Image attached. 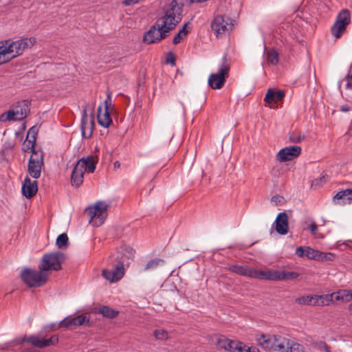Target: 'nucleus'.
Wrapping results in <instances>:
<instances>
[{"instance_id": "nucleus-1", "label": "nucleus", "mask_w": 352, "mask_h": 352, "mask_svg": "<svg viewBox=\"0 0 352 352\" xmlns=\"http://www.w3.org/2000/svg\"><path fill=\"white\" fill-rule=\"evenodd\" d=\"M182 9L179 6L177 0H172L170 7L164 12V15L159 19L161 21V28L169 34L182 21Z\"/></svg>"}, {"instance_id": "nucleus-2", "label": "nucleus", "mask_w": 352, "mask_h": 352, "mask_svg": "<svg viewBox=\"0 0 352 352\" xmlns=\"http://www.w3.org/2000/svg\"><path fill=\"white\" fill-rule=\"evenodd\" d=\"M3 41L11 60L21 55L25 50L31 48L35 44L36 40L34 37H25L15 41L10 39L3 40Z\"/></svg>"}, {"instance_id": "nucleus-3", "label": "nucleus", "mask_w": 352, "mask_h": 352, "mask_svg": "<svg viewBox=\"0 0 352 352\" xmlns=\"http://www.w3.org/2000/svg\"><path fill=\"white\" fill-rule=\"evenodd\" d=\"M45 271H39L25 267L23 269L20 274V278L23 283L29 287H38L45 284L47 277Z\"/></svg>"}, {"instance_id": "nucleus-4", "label": "nucleus", "mask_w": 352, "mask_h": 352, "mask_svg": "<svg viewBox=\"0 0 352 352\" xmlns=\"http://www.w3.org/2000/svg\"><path fill=\"white\" fill-rule=\"evenodd\" d=\"M230 69V63L225 54L221 60V63L217 73H212L208 77V85L213 89H219L223 85L228 78Z\"/></svg>"}, {"instance_id": "nucleus-5", "label": "nucleus", "mask_w": 352, "mask_h": 352, "mask_svg": "<svg viewBox=\"0 0 352 352\" xmlns=\"http://www.w3.org/2000/svg\"><path fill=\"white\" fill-rule=\"evenodd\" d=\"M135 250L131 246L126 244H122L118 247L114 254H111L108 258V263L113 265L114 263H118L122 265H129L135 257Z\"/></svg>"}, {"instance_id": "nucleus-6", "label": "nucleus", "mask_w": 352, "mask_h": 352, "mask_svg": "<svg viewBox=\"0 0 352 352\" xmlns=\"http://www.w3.org/2000/svg\"><path fill=\"white\" fill-rule=\"evenodd\" d=\"M65 260V254L61 252L45 254L42 257L38 269L43 271H59L62 269V263Z\"/></svg>"}, {"instance_id": "nucleus-7", "label": "nucleus", "mask_w": 352, "mask_h": 352, "mask_svg": "<svg viewBox=\"0 0 352 352\" xmlns=\"http://www.w3.org/2000/svg\"><path fill=\"white\" fill-rule=\"evenodd\" d=\"M108 208L109 205L102 201L96 202L94 206L87 208L86 212L89 217V222L94 226H100L107 216Z\"/></svg>"}, {"instance_id": "nucleus-8", "label": "nucleus", "mask_w": 352, "mask_h": 352, "mask_svg": "<svg viewBox=\"0 0 352 352\" xmlns=\"http://www.w3.org/2000/svg\"><path fill=\"white\" fill-rule=\"evenodd\" d=\"M159 21L160 20H157V22L144 33L143 37V42L144 43L148 45L156 43L165 39L169 36V33L167 31H165L164 28H161V25Z\"/></svg>"}, {"instance_id": "nucleus-9", "label": "nucleus", "mask_w": 352, "mask_h": 352, "mask_svg": "<svg viewBox=\"0 0 352 352\" xmlns=\"http://www.w3.org/2000/svg\"><path fill=\"white\" fill-rule=\"evenodd\" d=\"M351 23V13L349 10L343 9L338 14L336 22L331 27V33L336 38H340Z\"/></svg>"}, {"instance_id": "nucleus-10", "label": "nucleus", "mask_w": 352, "mask_h": 352, "mask_svg": "<svg viewBox=\"0 0 352 352\" xmlns=\"http://www.w3.org/2000/svg\"><path fill=\"white\" fill-rule=\"evenodd\" d=\"M32 153L28 164V172L32 177L38 179L41 176V168L44 165L43 155L38 151Z\"/></svg>"}, {"instance_id": "nucleus-11", "label": "nucleus", "mask_w": 352, "mask_h": 352, "mask_svg": "<svg viewBox=\"0 0 352 352\" xmlns=\"http://www.w3.org/2000/svg\"><path fill=\"white\" fill-rule=\"evenodd\" d=\"M232 20L227 16L218 15L211 23V29L217 36L228 32L232 26Z\"/></svg>"}, {"instance_id": "nucleus-12", "label": "nucleus", "mask_w": 352, "mask_h": 352, "mask_svg": "<svg viewBox=\"0 0 352 352\" xmlns=\"http://www.w3.org/2000/svg\"><path fill=\"white\" fill-rule=\"evenodd\" d=\"M302 148L299 146H289L280 149L276 155V160L280 162L291 161L299 156Z\"/></svg>"}, {"instance_id": "nucleus-13", "label": "nucleus", "mask_w": 352, "mask_h": 352, "mask_svg": "<svg viewBox=\"0 0 352 352\" xmlns=\"http://www.w3.org/2000/svg\"><path fill=\"white\" fill-rule=\"evenodd\" d=\"M94 125L95 123L94 116H91L90 118H88L87 110L85 109L82 115L80 124L81 134L82 138L89 139L92 136Z\"/></svg>"}, {"instance_id": "nucleus-14", "label": "nucleus", "mask_w": 352, "mask_h": 352, "mask_svg": "<svg viewBox=\"0 0 352 352\" xmlns=\"http://www.w3.org/2000/svg\"><path fill=\"white\" fill-rule=\"evenodd\" d=\"M111 270H103L102 272V276L107 280L113 283L120 280L124 274V266L118 263H114Z\"/></svg>"}, {"instance_id": "nucleus-15", "label": "nucleus", "mask_w": 352, "mask_h": 352, "mask_svg": "<svg viewBox=\"0 0 352 352\" xmlns=\"http://www.w3.org/2000/svg\"><path fill=\"white\" fill-rule=\"evenodd\" d=\"M91 325V322L89 318H87L85 314L79 315L73 318L69 319L68 317H66L65 319L61 320L58 325V327L62 326L65 328H69L71 326H87L89 327Z\"/></svg>"}, {"instance_id": "nucleus-16", "label": "nucleus", "mask_w": 352, "mask_h": 352, "mask_svg": "<svg viewBox=\"0 0 352 352\" xmlns=\"http://www.w3.org/2000/svg\"><path fill=\"white\" fill-rule=\"evenodd\" d=\"M274 224L275 225V230L277 233L280 235L287 234L289 222L287 213L285 212L278 213Z\"/></svg>"}, {"instance_id": "nucleus-17", "label": "nucleus", "mask_w": 352, "mask_h": 352, "mask_svg": "<svg viewBox=\"0 0 352 352\" xmlns=\"http://www.w3.org/2000/svg\"><path fill=\"white\" fill-rule=\"evenodd\" d=\"M22 194L27 199L33 197L38 191V183L36 181H31L28 176H26L22 185Z\"/></svg>"}, {"instance_id": "nucleus-18", "label": "nucleus", "mask_w": 352, "mask_h": 352, "mask_svg": "<svg viewBox=\"0 0 352 352\" xmlns=\"http://www.w3.org/2000/svg\"><path fill=\"white\" fill-rule=\"evenodd\" d=\"M12 342L14 343V345H20L23 342H27L39 349L45 348L44 338H41L36 335L24 336L22 338L13 340Z\"/></svg>"}, {"instance_id": "nucleus-19", "label": "nucleus", "mask_w": 352, "mask_h": 352, "mask_svg": "<svg viewBox=\"0 0 352 352\" xmlns=\"http://www.w3.org/2000/svg\"><path fill=\"white\" fill-rule=\"evenodd\" d=\"M334 297L336 300L349 302L352 300V289H340L336 293L325 295L327 301H333Z\"/></svg>"}, {"instance_id": "nucleus-20", "label": "nucleus", "mask_w": 352, "mask_h": 352, "mask_svg": "<svg viewBox=\"0 0 352 352\" xmlns=\"http://www.w3.org/2000/svg\"><path fill=\"white\" fill-rule=\"evenodd\" d=\"M290 340L281 336H274L272 350L278 352H289Z\"/></svg>"}, {"instance_id": "nucleus-21", "label": "nucleus", "mask_w": 352, "mask_h": 352, "mask_svg": "<svg viewBox=\"0 0 352 352\" xmlns=\"http://www.w3.org/2000/svg\"><path fill=\"white\" fill-rule=\"evenodd\" d=\"M323 298H325V295L320 296H305L298 298L296 301L297 303L300 305H321L323 306L326 305L322 300Z\"/></svg>"}, {"instance_id": "nucleus-22", "label": "nucleus", "mask_w": 352, "mask_h": 352, "mask_svg": "<svg viewBox=\"0 0 352 352\" xmlns=\"http://www.w3.org/2000/svg\"><path fill=\"white\" fill-rule=\"evenodd\" d=\"M30 101L28 100H23L14 104V109L16 112H17V116H20L19 120L25 119L30 113Z\"/></svg>"}, {"instance_id": "nucleus-23", "label": "nucleus", "mask_w": 352, "mask_h": 352, "mask_svg": "<svg viewBox=\"0 0 352 352\" xmlns=\"http://www.w3.org/2000/svg\"><path fill=\"white\" fill-rule=\"evenodd\" d=\"M85 172V169L78 167V164H76L71 175V184L73 186L78 188L82 185Z\"/></svg>"}, {"instance_id": "nucleus-24", "label": "nucleus", "mask_w": 352, "mask_h": 352, "mask_svg": "<svg viewBox=\"0 0 352 352\" xmlns=\"http://www.w3.org/2000/svg\"><path fill=\"white\" fill-rule=\"evenodd\" d=\"M97 118L98 124L104 128H108L112 123L109 110L104 109L102 112L101 105L98 108Z\"/></svg>"}, {"instance_id": "nucleus-25", "label": "nucleus", "mask_w": 352, "mask_h": 352, "mask_svg": "<svg viewBox=\"0 0 352 352\" xmlns=\"http://www.w3.org/2000/svg\"><path fill=\"white\" fill-rule=\"evenodd\" d=\"M78 167H80L82 169L87 168L89 173H94L96 170V162L94 160V157L92 155H88L87 157H82L77 163Z\"/></svg>"}, {"instance_id": "nucleus-26", "label": "nucleus", "mask_w": 352, "mask_h": 352, "mask_svg": "<svg viewBox=\"0 0 352 352\" xmlns=\"http://www.w3.org/2000/svg\"><path fill=\"white\" fill-rule=\"evenodd\" d=\"M229 270L239 275L258 277L256 271H252L246 265H232Z\"/></svg>"}, {"instance_id": "nucleus-27", "label": "nucleus", "mask_w": 352, "mask_h": 352, "mask_svg": "<svg viewBox=\"0 0 352 352\" xmlns=\"http://www.w3.org/2000/svg\"><path fill=\"white\" fill-rule=\"evenodd\" d=\"M285 97V92L282 90H275L273 89H269L264 98V100L266 103L271 104L274 101L281 100Z\"/></svg>"}, {"instance_id": "nucleus-28", "label": "nucleus", "mask_w": 352, "mask_h": 352, "mask_svg": "<svg viewBox=\"0 0 352 352\" xmlns=\"http://www.w3.org/2000/svg\"><path fill=\"white\" fill-rule=\"evenodd\" d=\"M283 270H267L257 272V275L261 278L270 280H280Z\"/></svg>"}, {"instance_id": "nucleus-29", "label": "nucleus", "mask_w": 352, "mask_h": 352, "mask_svg": "<svg viewBox=\"0 0 352 352\" xmlns=\"http://www.w3.org/2000/svg\"><path fill=\"white\" fill-rule=\"evenodd\" d=\"M283 270H267L257 272V275L261 278L270 280H280Z\"/></svg>"}, {"instance_id": "nucleus-30", "label": "nucleus", "mask_w": 352, "mask_h": 352, "mask_svg": "<svg viewBox=\"0 0 352 352\" xmlns=\"http://www.w3.org/2000/svg\"><path fill=\"white\" fill-rule=\"evenodd\" d=\"M94 313L100 314L104 318L113 319L117 317L119 311L111 308L109 306L101 305L99 307H96L94 309Z\"/></svg>"}, {"instance_id": "nucleus-31", "label": "nucleus", "mask_w": 352, "mask_h": 352, "mask_svg": "<svg viewBox=\"0 0 352 352\" xmlns=\"http://www.w3.org/2000/svg\"><path fill=\"white\" fill-rule=\"evenodd\" d=\"M38 132V129L36 126H32L28 131L25 141L28 142V146L31 148L32 153H36L37 151L35 148V144Z\"/></svg>"}, {"instance_id": "nucleus-32", "label": "nucleus", "mask_w": 352, "mask_h": 352, "mask_svg": "<svg viewBox=\"0 0 352 352\" xmlns=\"http://www.w3.org/2000/svg\"><path fill=\"white\" fill-rule=\"evenodd\" d=\"M335 200H338V203L342 204H350L352 203V190L347 188L336 193L333 197Z\"/></svg>"}, {"instance_id": "nucleus-33", "label": "nucleus", "mask_w": 352, "mask_h": 352, "mask_svg": "<svg viewBox=\"0 0 352 352\" xmlns=\"http://www.w3.org/2000/svg\"><path fill=\"white\" fill-rule=\"evenodd\" d=\"M258 344L264 349H272L274 344V337L272 338L270 336L262 334L257 338Z\"/></svg>"}, {"instance_id": "nucleus-34", "label": "nucleus", "mask_w": 352, "mask_h": 352, "mask_svg": "<svg viewBox=\"0 0 352 352\" xmlns=\"http://www.w3.org/2000/svg\"><path fill=\"white\" fill-rule=\"evenodd\" d=\"M165 264L164 260L155 258L149 261L144 267V271L154 270L158 267L163 266Z\"/></svg>"}, {"instance_id": "nucleus-35", "label": "nucleus", "mask_w": 352, "mask_h": 352, "mask_svg": "<svg viewBox=\"0 0 352 352\" xmlns=\"http://www.w3.org/2000/svg\"><path fill=\"white\" fill-rule=\"evenodd\" d=\"M189 24V22L186 23L182 28L179 30V32L176 34L173 39V43L174 45H177L184 39V38L188 34V30H187V27Z\"/></svg>"}, {"instance_id": "nucleus-36", "label": "nucleus", "mask_w": 352, "mask_h": 352, "mask_svg": "<svg viewBox=\"0 0 352 352\" xmlns=\"http://www.w3.org/2000/svg\"><path fill=\"white\" fill-rule=\"evenodd\" d=\"M17 116V112H16L15 109L9 110L6 112L3 113L0 116V122H6L7 121H16L19 120V117H16Z\"/></svg>"}, {"instance_id": "nucleus-37", "label": "nucleus", "mask_w": 352, "mask_h": 352, "mask_svg": "<svg viewBox=\"0 0 352 352\" xmlns=\"http://www.w3.org/2000/svg\"><path fill=\"white\" fill-rule=\"evenodd\" d=\"M6 47L4 45V41H0V65H3L5 63L10 61V58H9L8 52L6 50Z\"/></svg>"}, {"instance_id": "nucleus-38", "label": "nucleus", "mask_w": 352, "mask_h": 352, "mask_svg": "<svg viewBox=\"0 0 352 352\" xmlns=\"http://www.w3.org/2000/svg\"><path fill=\"white\" fill-rule=\"evenodd\" d=\"M56 245L59 249H64L69 245V239L66 233L60 234L56 240Z\"/></svg>"}, {"instance_id": "nucleus-39", "label": "nucleus", "mask_w": 352, "mask_h": 352, "mask_svg": "<svg viewBox=\"0 0 352 352\" xmlns=\"http://www.w3.org/2000/svg\"><path fill=\"white\" fill-rule=\"evenodd\" d=\"M230 340L227 338L226 336L223 335L219 336L215 341V344L218 349H224L226 350L227 346Z\"/></svg>"}, {"instance_id": "nucleus-40", "label": "nucleus", "mask_w": 352, "mask_h": 352, "mask_svg": "<svg viewBox=\"0 0 352 352\" xmlns=\"http://www.w3.org/2000/svg\"><path fill=\"white\" fill-rule=\"evenodd\" d=\"M267 61L275 65L278 62V54L275 50H270L266 54Z\"/></svg>"}, {"instance_id": "nucleus-41", "label": "nucleus", "mask_w": 352, "mask_h": 352, "mask_svg": "<svg viewBox=\"0 0 352 352\" xmlns=\"http://www.w3.org/2000/svg\"><path fill=\"white\" fill-rule=\"evenodd\" d=\"M305 135L298 131H293L290 133L289 140L292 143H300L305 139Z\"/></svg>"}, {"instance_id": "nucleus-42", "label": "nucleus", "mask_w": 352, "mask_h": 352, "mask_svg": "<svg viewBox=\"0 0 352 352\" xmlns=\"http://www.w3.org/2000/svg\"><path fill=\"white\" fill-rule=\"evenodd\" d=\"M336 258V255L331 252H322L318 251L317 261H333Z\"/></svg>"}, {"instance_id": "nucleus-43", "label": "nucleus", "mask_w": 352, "mask_h": 352, "mask_svg": "<svg viewBox=\"0 0 352 352\" xmlns=\"http://www.w3.org/2000/svg\"><path fill=\"white\" fill-rule=\"evenodd\" d=\"M318 250H314L310 247L305 248V256L309 259H314L317 261Z\"/></svg>"}, {"instance_id": "nucleus-44", "label": "nucleus", "mask_w": 352, "mask_h": 352, "mask_svg": "<svg viewBox=\"0 0 352 352\" xmlns=\"http://www.w3.org/2000/svg\"><path fill=\"white\" fill-rule=\"evenodd\" d=\"M289 352H305L304 346L297 342L290 340Z\"/></svg>"}, {"instance_id": "nucleus-45", "label": "nucleus", "mask_w": 352, "mask_h": 352, "mask_svg": "<svg viewBox=\"0 0 352 352\" xmlns=\"http://www.w3.org/2000/svg\"><path fill=\"white\" fill-rule=\"evenodd\" d=\"M299 276V274L296 272H289L283 270V274L281 280H294L297 278Z\"/></svg>"}, {"instance_id": "nucleus-46", "label": "nucleus", "mask_w": 352, "mask_h": 352, "mask_svg": "<svg viewBox=\"0 0 352 352\" xmlns=\"http://www.w3.org/2000/svg\"><path fill=\"white\" fill-rule=\"evenodd\" d=\"M153 336L155 337L157 340H167L168 336V332L164 329H156L153 332Z\"/></svg>"}, {"instance_id": "nucleus-47", "label": "nucleus", "mask_w": 352, "mask_h": 352, "mask_svg": "<svg viewBox=\"0 0 352 352\" xmlns=\"http://www.w3.org/2000/svg\"><path fill=\"white\" fill-rule=\"evenodd\" d=\"M317 348L326 352H331V347L324 342L320 341L316 343Z\"/></svg>"}, {"instance_id": "nucleus-48", "label": "nucleus", "mask_w": 352, "mask_h": 352, "mask_svg": "<svg viewBox=\"0 0 352 352\" xmlns=\"http://www.w3.org/2000/svg\"><path fill=\"white\" fill-rule=\"evenodd\" d=\"M111 94V92L109 91H107V98L104 101V109L109 110V108L113 106Z\"/></svg>"}, {"instance_id": "nucleus-49", "label": "nucleus", "mask_w": 352, "mask_h": 352, "mask_svg": "<svg viewBox=\"0 0 352 352\" xmlns=\"http://www.w3.org/2000/svg\"><path fill=\"white\" fill-rule=\"evenodd\" d=\"M166 63L171 65H175V56L173 52H168L166 56Z\"/></svg>"}, {"instance_id": "nucleus-50", "label": "nucleus", "mask_w": 352, "mask_h": 352, "mask_svg": "<svg viewBox=\"0 0 352 352\" xmlns=\"http://www.w3.org/2000/svg\"><path fill=\"white\" fill-rule=\"evenodd\" d=\"M271 201L274 202L276 205H280L285 202V199L283 196L276 195L272 197Z\"/></svg>"}, {"instance_id": "nucleus-51", "label": "nucleus", "mask_w": 352, "mask_h": 352, "mask_svg": "<svg viewBox=\"0 0 352 352\" xmlns=\"http://www.w3.org/2000/svg\"><path fill=\"white\" fill-rule=\"evenodd\" d=\"M245 347L246 346L243 342L237 341L234 350H235V352H245Z\"/></svg>"}, {"instance_id": "nucleus-52", "label": "nucleus", "mask_w": 352, "mask_h": 352, "mask_svg": "<svg viewBox=\"0 0 352 352\" xmlns=\"http://www.w3.org/2000/svg\"><path fill=\"white\" fill-rule=\"evenodd\" d=\"M236 342H237V340H230L226 351H228L229 352H235V350H234V349L236 346Z\"/></svg>"}, {"instance_id": "nucleus-53", "label": "nucleus", "mask_w": 352, "mask_h": 352, "mask_svg": "<svg viewBox=\"0 0 352 352\" xmlns=\"http://www.w3.org/2000/svg\"><path fill=\"white\" fill-rule=\"evenodd\" d=\"M295 254H296V255H297L299 257H304L305 256V249L302 246L298 247L296 250Z\"/></svg>"}, {"instance_id": "nucleus-54", "label": "nucleus", "mask_w": 352, "mask_h": 352, "mask_svg": "<svg viewBox=\"0 0 352 352\" xmlns=\"http://www.w3.org/2000/svg\"><path fill=\"white\" fill-rule=\"evenodd\" d=\"M309 230H310L311 232L312 233V234H314V235L316 234V232L318 230V226L314 221H313L312 223L310 225Z\"/></svg>"}, {"instance_id": "nucleus-55", "label": "nucleus", "mask_w": 352, "mask_h": 352, "mask_svg": "<svg viewBox=\"0 0 352 352\" xmlns=\"http://www.w3.org/2000/svg\"><path fill=\"white\" fill-rule=\"evenodd\" d=\"M50 338L52 340V342L54 345H56L58 343V336L57 335H53Z\"/></svg>"}, {"instance_id": "nucleus-56", "label": "nucleus", "mask_w": 352, "mask_h": 352, "mask_svg": "<svg viewBox=\"0 0 352 352\" xmlns=\"http://www.w3.org/2000/svg\"><path fill=\"white\" fill-rule=\"evenodd\" d=\"M44 342H45V347H47L50 346H54V344H53V342H52V340L50 338L44 339Z\"/></svg>"}, {"instance_id": "nucleus-57", "label": "nucleus", "mask_w": 352, "mask_h": 352, "mask_svg": "<svg viewBox=\"0 0 352 352\" xmlns=\"http://www.w3.org/2000/svg\"><path fill=\"white\" fill-rule=\"evenodd\" d=\"M245 352H260L256 347H248L245 349Z\"/></svg>"}, {"instance_id": "nucleus-58", "label": "nucleus", "mask_w": 352, "mask_h": 352, "mask_svg": "<svg viewBox=\"0 0 352 352\" xmlns=\"http://www.w3.org/2000/svg\"><path fill=\"white\" fill-rule=\"evenodd\" d=\"M351 68H352V65L350 67V69H349L348 74L345 77V79H346V81H351L352 80V74H351Z\"/></svg>"}, {"instance_id": "nucleus-59", "label": "nucleus", "mask_w": 352, "mask_h": 352, "mask_svg": "<svg viewBox=\"0 0 352 352\" xmlns=\"http://www.w3.org/2000/svg\"><path fill=\"white\" fill-rule=\"evenodd\" d=\"M10 346V343H6L4 344H0V351H6Z\"/></svg>"}, {"instance_id": "nucleus-60", "label": "nucleus", "mask_w": 352, "mask_h": 352, "mask_svg": "<svg viewBox=\"0 0 352 352\" xmlns=\"http://www.w3.org/2000/svg\"><path fill=\"white\" fill-rule=\"evenodd\" d=\"M113 167H114L115 169L120 168V163L118 161H116L113 163Z\"/></svg>"}, {"instance_id": "nucleus-61", "label": "nucleus", "mask_w": 352, "mask_h": 352, "mask_svg": "<svg viewBox=\"0 0 352 352\" xmlns=\"http://www.w3.org/2000/svg\"><path fill=\"white\" fill-rule=\"evenodd\" d=\"M324 179V177H320L318 179H316L315 181H314V184H319V182H321L322 179Z\"/></svg>"}, {"instance_id": "nucleus-62", "label": "nucleus", "mask_w": 352, "mask_h": 352, "mask_svg": "<svg viewBox=\"0 0 352 352\" xmlns=\"http://www.w3.org/2000/svg\"><path fill=\"white\" fill-rule=\"evenodd\" d=\"M341 110L343 111H349V107H341Z\"/></svg>"}, {"instance_id": "nucleus-63", "label": "nucleus", "mask_w": 352, "mask_h": 352, "mask_svg": "<svg viewBox=\"0 0 352 352\" xmlns=\"http://www.w3.org/2000/svg\"><path fill=\"white\" fill-rule=\"evenodd\" d=\"M56 326L57 325L55 323H52V324H50V327L52 328V329H54V328L56 327Z\"/></svg>"}, {"instance_id": "nucleus-64", "label": "nucleus", "mask_w": 352, "mask_h": 352, "mask_svg": "<svg viewBox=\"0 0 352 352\" xmlns=\"http://www.w3.org/2000/svg\"><path fill=\"white\" fill-rule=\"evenodd\" d=\"M351 81H347L346 87H351Z\"/></svg>"}]
</instances>
